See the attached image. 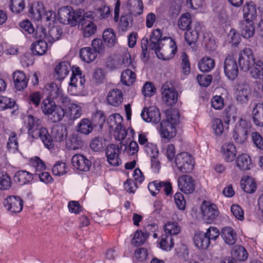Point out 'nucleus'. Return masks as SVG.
I'll return each mask as SVG.
<instances>
[{
	"instance_id": "nucleus-30",
	"label": "nucleus",
	"mask_w": 263,
	"mask_h": 263,
	"mask_svg": "<svg viewBox=\"0 0 263 263\" xmlns=\"http://www.w3.org/2000/svg\"><path fill=\"white\" fill-rule=\"evenodd\" d=\"M48 48V45L45 41L39 40L32 43L31 50L34 55H42L44 54Z\"/></svg>"
},
{
	"instance_id": "nucleus-54",
	"label": "nucleus",
	"mask_w": 263,
	"mask_h": 263,
	"mask_svg": "<svg viewBox=\"0 0 263 263\" xmlns=\"http://www.w3.org/2000/svg\"><path fill=\"white\" fill-rule=\"evenodd\" d=\"M122 65L125 67L131 66L133 68H135V64L131 59L129 53L126 51H125L122 54V62H118L115 64L116 68H121Z\"/></svg>"
},
{
	"instance_id": "nucleus-36",
	"label": "nucleus",
	"mask_w": 263,
	"mask_h": 263,
	"mask_svg": "<svg viewBox=\"0 0 263 263\" xmlns=\"http://www.w3.org/2000/svg\"><path fill=\"white\" fill-rule=\"evenodd\" d=\"M33 174L26 171H17L15 175V181L20 185H24L29 183L33 178Z\"/></svg>"
},
{
	"instance_id": "nucleus-18",
	"label": "nucleus",
	"mask_w": 263,
	"mask_h": 263,
	"mask_svg": "<svg viewBox=\"0 0 263 263\" xmlns=\"http://www.w3.org/2000/svg\"><path fill=\"white\" fill-rule=\"evenodd\" d=\"M251 93L249 86L245 83L238 85L236 92L235 98L236 100L241 103H246L249 100V96Z\"/></svg>"
},
{
	"instance_id": "nucleus-42",
	"label": "nucleus",
	"mask_w": 263,
	"mask_h": 263,
	"mask_svg": "<svg viewBox=\"0 0 263 263\" xmlns=\"http://www.w3.org/2000/svg\"><path fill=\"white\" fill-rule=\"evenodd\" d=\"M56 105L55 102L51 98H46L41 104V109L44 115L49 116L56 107Z\"/></svg>"
},
{
	"instance_id": "nucleus-51",
	"label": "nucleus",
	"mask_w": 263,
	"mask_h": 263,
	"mask_svg": "<svg viewBox=\"0 0 263 263\" xmlns=\"http://www.w3.org/2000/svg\"><path fill=\"white\" fill-rule=\"evenodd\" d=\"M182 0H176L172 2L168 11V15L171 18H176L180 13Z\"/></svg>"
},
{
	"instance_id": "nucleus-21",
	"label": "nucleus",
	"mask_w": 263,
	"mask_h": 263,
	"mask_svg": "<svg viewBox=\"0 0 263 263\" xmlns=\"http://www.w3.org/2000/svg\"><path fill=\"white\" fill-rule=\"evenodd\" d=\"M82 114L81 106L77 103H70L65 110V116L70 120H74L81 117Z\"/></svg>"
},
{
	"instance_id": "nucleus-39",
	"label": "nucleus",
	"mask_w": 263,
	"mask_h": 263,
	"mask_svg": "<svg viewBox=\"0 0 263 263\" xmlns=\"http://www.w3.org/2000/svg\"><path fill=\"white\" fill-rule=\"evenodd\" d=\"M136 75L135 73L129 69L123 71L121 76L122 83L126 86H130L135 81Z\"/></svg>"
},
{
	"instance_id": "nucleus-53",
	"label": "nucleus",
	"mask_w": 263,
	"mask_h": 263,
	"mask_svg": "<svg viewBox=\"0 0 263 263\" xmlns=\"http://www.w3.org/2000/svg\"><path fill=\"white\" fill-rule=\"evenodd\" d=\"M25 7L24 0H10L9 8L13 13H20L24 10Z\"/></svg>"
},
{
	"instance_id": "nucleus-22",
	"label": "nucleus",
	"mask_w": 263,
	"mask_h": 263,
	"mask_svg": "<svg viewBox=\"0 0 263 263\" xmlns=\"http://www.w3.org/2000/svg\"><path fill=\"white\" fill-rule=\"evenodd\" d=\"M14 86L18 91L23 90L27 86L28 80L23 71L17 70L13 73Z\"/></svg>"
},
{
	"instance_id": "nucleus-6",
	"label": "nucleus",
	"mask_w": 263,
	"mask_h": 263,
	"mask_svg": "<svg viewBox=\"0 0 263 263\" xmlns=\"http://www.w3.org/2000/svg\"><path fill=\"white\" fill-rule=\"evenodd\" d=\"M250 128V123L240 119L233 130L232 137L234 141L238 144H243L247 138Z\"/></svg>"
},
{
	"instance_id": "nucleus-19",
	"label": "nucleus",
	"mask_w": 263,
	"mask_h": 263,
	"mask_svg": "<svg viewBox=\"0 0 263 263\" xmlns=\"http://www.w3.org/2000/svg\"><path fill=\"white\" fill-rule=\"evenodd\" d=\"M106 100L110 105L116 107L119 106L123 102V95L121 90L114 88L108 92Z\"/></svg>"
},
{
	"instance_id": "nucleus-45",
	"label": "nucleus",
	"mask_w": 263,
	"mask_h": 263,
	"mask_svg": "<svg viewBox=\"0 0 263 263\" xmlns=\"http://www.w3.org/2000/svg\"><path fill=\"white\" fill-rule=\"evenodd\" d=\"M233 258L239 261H245L248 258V253L245 248L236 246L232 253Z\"/></svg>"
},
{
	"instance_id": "nucleus-15",
	"label": "nucleus",
	"mask_w": 263,
	"mask_h": 263,
	"mask_svg": "<svg viewBox=\"0 0 263 263\" xmlns=\"http://www.w3.org/2000/svg\"><path fill=\"white\" fill-rule=\"evenodd\" d=\"M119 149L114 144L108 145L106 149V156L108 162L112 166H119L121 163L119 158Z\"/></svg>"
},
{
	"instance_id": "nucleus-2",
	"label": "nucleus",
	"mask_w": 263,
	"mask_h": 263,
	"mask_svg": "<svg viewBox=\"0 0 263 263\" xmlns=\"http://www.w3.org/2000/svg\"><path fill=\"white\" fill-rule=\"evenodd\" d=\"M84 11L78 9L74 11L70 6L61 8L58 11V18L61 23L74 26L82 19Z\"/></svg>"
},
{
	"instance_id": "nucleus-58",
	"label": "nucleus",
	"mask_w": 263,
	"mask_h": 263,
	"mask_svg": "<svg viewBox=\"0 0 263 263\" xmlns=\"http://www.w3.org/2000/svg\"><path fill=\"white\" fill-rule=\"evenodd\" d=\"M159 245L160 248L163 250L166 251L171 250L174 246L172 236L167 235H162L159 242Z\"/></svg>"
},
{
	"instance_id": "nucleus-13",
	"label": "nucleus",
	"mask_w": 263,
	"mask_h": 263,
	"mask_svg": "<svg viewBox=\"0 0 263 263\" xmlns=\"http://www.w3.org/2000/svg\"><path fill=\"white\" fill-rule=\"evenodd\" d=\"M148 189L153 196H156L161 190L167 195H169L172 191L171 183L167 181H154L148 184Z\"/></svg>"
},
{
	"instance_id": "nucleus-20",
	"label": "nucleus",
	"mask_w": 263,
	"mask_h": 263,
	"mask_svg": "<svg viewBox=\"0 0 263 263\" xmlns=\"http://www.w3.org/2000/svg\"><path fill=\"white\" fill-rule=\"evenodd\" d=\"M222 154L224 159L228 162H232L236 155V149L233 143L228 142H226L221 148Z\"/></svg>"
},
{
	"instance_id": "nucleus-48",
	"label": "nucleus",
	"mask_w": 263,
	"mask_h": 263,
	"mask_svg": "<svg viewBox=\"0 0 263 263\" xmlns=\"http://www.w3.org/2000/svg\"><path fill=\"white\" fill-rule=\"evenodd\" d=\"M44 10L43 4L37 2L32 5L30 11L33 17L36 20H39L42 18Z\"/></svg>"
},
{
	"instance_id": "nucleus-47",
	"label": "nucleus",
	"mask_w": 263,
	"mask_h": 263,
	"mask_svg": "<svg viewBox=\"0 0 263 263\" xmlns=\"http://www.w3.org/2000/svg\"><path fill=\"white\" fill-rule=\"evenodd\" d=\"M51 133L54 140L59 142L64 140L67 135L66 129L59 126L54 127Z\"/></svg>"
},
{
	"instance_id": "nucleus-10",
	"label": "nucleus",
	"mask_w": 263,
	"mask_h": 263,
	"mask_svg": "<svg viewBox=\"0 0 263 263\" xmlns=\"http://www.w3.org/2000/svg\"><path fill=\"white\" fill-rule=\"evenodd\" d=\"M224 72L230 80H234L238 76V68L236 61L231 55H229L225 59Z\"/></svg>"
},
{
	"instance_id": "nucleus-44",
	"label": "nucleus",
	"mask_w": 263,
	"mask_h": 263,
	"mask_svg": "<svg viewBox=\"0 0 263 263\" xmlns=\"http://www.w3.org/2000/svg\"><path fill=\"white\" fill-rule=\"evenodd\" d=\"M164 231L169 236L176 235L180 232V227L176 222L168 221L163 227Z\"/></svg>"
},
{
	"instance_id": "nucleus-40",
	"label": "nucleus",
	"mask_w": 263,
	"mask_h": 263,
	"mask_svg": "<svg viewBox=\"0 0 263 263\" xmlns=\"http://www.w3.org/2000/svg\"><path fill=\"white\" fill-rule=\"evenodd\" d=\"M103 39L106 45L109 47L114 46L117 42L116 34L110 28L106 29L104 31Z\"/></svg>"
},
{
	"instance_id": "nucleus-4",
	"label": "nucleus",
	"mask_w": 263,
	"mask_h": 263,
	"mask_svg": "<svg viewBox=\"0 0 263 263\" xmlns=\"http://www.w3.org/2000/svg\"><path fill=\"white\" fill-rule=\"evenodd\" d=\"M123 118L119 114H115L109 116L107 123L110 129L114 130L115 136L117 140H123L126 136V131L123 128Z\"/></svg>"
},
{
	"instance_id": "nucleus-46",
	"label": "nucleus",
	"mask_w": 263,
	"mask_h": 263,
	"mask_svg": "<svg viewBox=\"0 0 263 263\" xmlns=\"http://www.w3.org/2000/svg\"><path fill=\"white\" fill-rule=\"evenodd\" d=\"M191 15L188 13L182 14L178 23L179 28L182 30H189L191 28Z\"/></svg>"
},
{
	"instance_id": "nucleus-26",
	"label": "nucleus",
	"mask_w": 263,
	"mask_h": 263,
	"mask_svg": "<svg viewBox=\"0 0 263 263\" xmlns=\"http://www.w3.org/2000/svg\"><path fill=\"white\" fill-rule=\"evenodd\" d=\"M128 13L134 16L141 14L143 11V5L142 0H128L127 3Z\"/></svg>"
},
{
	"instance_id": "nucleus-7",
	"label": "nucleus",
	"mask_w": 263,
	"mask_h": 263,
	"mask_svg": "<svg viewBox=\"0 0 263 263\" xmlns=\"http://www.w3.org/2000/svg\"><path fill=\"white\" fill-rule=\"evenodd\" d=\"M92 13L91 12L83 13L82 19L78 21L79 27L82 31L83 36L88 37L94 34L97 31V26L92 21Z\"/></svg>"
},
{
	"instance_id": "nucleus-64",
	"label": "nucleus",
	"mask_w": 263,
	"mask_h": 263,
	"mask_svg": "<svg viewBox=\"0 0 263 263\" xmlns=\"http://www.w3.org/2000/svg\"><path fill=\"white\" fill-rule=\"evenodd\" d=\"M226 116L224 119L225 124L229 125L231 119L235 121L236 108L233 106H230L226 109Z\"/></svg>"
},
{
	"instance_id": "nucleus-27",
	"label": "nucleus",
	"mask_w": 263,
	"mask_h": 263,
	"mask_svg": "<svg viewBox=\"0 0 263 263\" xmlns=\"http://www.w3.org/2000/svg\"><path fill=\"white\" fill-rule=\"evenodd\" d=\"M221 237L224 242L229 245L235 243L237 240V234L234 230L229 227H224L221 230Z\"/></svg>"
},
{
	"instance_id": "nucleus-43",
	"label": "nucleus",
	"mask_w": 263,
	"mask_h": 263,
	"mask_svg": "<svg viewBox=\"0 0 263 263\" xmlns=\"http://www.w3.org/2000/svg\"><path fill=\"white\" fill-rule=\"evenodd\" d=\"M253 65V68L250 71L252 77L254 79L263 81V62L257 61Z\"/></svg>"
},
{
	"instance_id": "nucleus-34",
	"label": "nucleus",
	"mask_w": 263,
	"mask_h": 263,
	"mask_svg": "<svg viewBox=\"0 0 263 263\" xmlns=\"http://www.w3.org/2000/svg\"><path fill=\"white\" fill-rule=\"evenodd\" d=\"M80 56L83 61L89 63L95 60L97 53L90 47H84L80 50Z\"/></svg>"
},
{
	"instance_id": "nucleus-9",
	"label": "nucleus",
	"mask_w": 263,
	"mask_h": 263,
	"mask_svg": "<svg viewBox=\"0 0 263 263\" xmlns=\"http://www.w3.org/2000/svg\"><path fill=\"white\" fill-rule=\"evenodd\" d=\"M200 209L203 218L207 223L212 222L218 215V209L214 204L204 201Z\"/></svg>"
},
{
	"instance_id": "nucleus-55",
	"label": "nucleus",
	"mask_w": 263,
	"mask_h": 263,
	"mask_svg": "<svg viewBox=\"0 0 263 263\" xmlns=\"http://www.w3.org/2000/svg\"><path fill=\"white\" fill-rule=\"evenodd\" d=\"M50 115L51 116L50 119L53 122H58L61 121L65 116V110L61 106L57 105Z\"/></svg>"
},
{
	"instance_id": "nucleus-62",
	"label": "nucleus",
	"mask_w": 263,
	"mask_h": 263,
	"mask_svg": "<svg viewBox=\"0 0 263 263\" xmlns=\"http://www.w3.org/2000/svg\"><path fill=\"white\" fill-rule=\"evenodd\" d=\"M121 149L124 147V150L126 151L129 155H134L138 152L139 146L135 141H131L128 146L122 144V142H121Z\"/></svg>"
},
{
	"instance_id": "nucleus-17",
	"label": "nucleus",
	"mask_w": 263,
	"mask_h": 263,
	"mask_svg": "<svg viewBox=\"0 0 263 263\" xmlns=\"http://www.w3.org/2000/svg\"><path fill=\"white\" fill-rule=\"evenodd\" d=\"M141 116L146 122L158 123L160 120V114L159 110L154 107L144 108L141 113Z\"/></svg>"
},
{
	"instance_id": "nucleus-16",
	"label": "nucleus",
	"mask_w": 263,
	"mask_h": 263,
	"mask_svg": "<svg viewBox=\"0 0 263 263\" xmlns=\"http://www.w3.org/2000/svg\"><path fill=\"white\" fill-rule=\"evenodd\" d=\"M73 166L80 171L87 172L91 166V162L84 155L81 154L74 155L71 159Z\"/></svg>"
},
{
	"instance_id": "nucleus-28",
	"label": "nucleus",
	"mask_w": 263,
	"mask_h": 263,
	"mask_svg": "<svg viewBox=\"0 0 263 263\" xmlns=\"http://www.w3.org/2000/svg\"><path fill=\"white\" fill-rule=\"evenodd\" d=\"M236 163L237 166L242 171L250 170L253 166L250 156L246 154L239 155L237 157Z\"/></svg>"
},
{
	"instance_id": "nucleus-14",
	"label": "nucleus",
	"mask_w": 263,
	"mask_h": 263,
	"mask_svg": "<svg viewBox=\"0 0 263 263\" xmlns=\"http://www.w3.org/2000/svg\"><path fill=\"white\" fill-rule=\"evenodd\" d=\"M179 189L185 194L193 193L195 189L194 180L189 175H182L178 179Z\"/></svg>"
},
{
	"instance_id": "nucleus-29",
	"label": "nucleus",
	"mask_w": 263,
	"mask_h": 263,
	"mask_svg": "<svg viewBox=\"0 0 263 263\" xmlns=\"http://www.w3.org/2000/svg\"><path fill=\"white\" fill-rule=\"evenodd\" d=\"M194 241L195 245L199 249H206L210 245L209 238L203 232H200L195 235Z\"/></svg>"
},
{
	"instance_id": "nucleus-1",
	"label": "nucleus",
	"mask_w": 263,
	"mask_h": 263,
	"mask_svg": "<svg viewBox=\"0 0 263 263\" xmlns=\"http://www.w3.org/2000/svg\"><path fill=\"white\" fill-rule=\"evenodd\" d=\"M41 121L32 115L27 117V124L28 133L32 138H40L45 146L48 149L53 147V140L47 129L41 127Z\"/></svg>"
},
{
	"instance_id": "nucleus-38",
	"label": "nucleus",
	"mask_w": 263,
	"mask_h": 263,
	"mask_svg": "<svg viewBox=\"0 0 263 263\" xmlns=\"http://www.w3.org/2000/svg\"><path fill=\"white\" fill-rule=\"evenodd\" d=\"M62 33V31L61 28L58 27H53L49 30L48 34L43 32L44 36L43 38L50 43H53L60 39ZM41 37H42V36L41 35Z\"/></svg>"
},
{
	"instance_id": "nucleus-8",
	"label": "nucleus",
	"mask_w": 263,
	"mask_h": 263,
	"mask_svg": "<svg viewBox=\"0 0 263 263\" xmlns=\"http://www.w3.org/2000/svg\"><path fill=\"white\" fill-rule=\"evenodd\" d=\"M238 62L241 69L244 71L248 70L255 62L252 51L247 48L240 51Z\"/></svg>"
},
{
	"instance_id": "nucleus-25",
	"label": "nucleus",
	"mask_w": 263,
	"mask_h": 263,
	"mask_svg": "<svg viewBox=\"0 0 263 263\" xmlns=\"http://www.w3.org/2000/svg\"><path fill=\"white\" fill-rule=\"evenodd\" d=\"M70 68V63L67 61L59 63L54 69L57 79L59 80H63L68 74Z\"/></svg>"
},
{
	"instance_id": "nucleus-32",
	"label": "nucleus",
	"mask_w": 263,
	"mask_h": 263,
	"mask_svg": "<svg viewBox=\"0 0 263 263\" xmlns=\"http://www.w3.org/2000/svg\"><path fill=\"white\" fill-rule=\"evenodd\" d=\"M253 120L256 125L263 126V104H256L252 110Z\"/></svg>"
},
{
	"instance_id": "nucleus-11",
	"label": "nucleus",
	"mask_w": 263,
	"mask_h": 263,
	"mask_svg": "<svg viewBox=\"0 0 263 263\" xmlns=\"http://www.w3.org/2000/svg\"><path fill=\"white\" fill-rule=\"evenodd\" d=\"M161 92L162 100L167 106H173L176 104L178 93L175 88L165 84L162 86Z\"/></svg>"
},
{
	"instance_id": "nucleus-37",
	"label": "nucleus",
	"mask_w": 263,
	"mask_h": 263,
	"mask_svg": "<svg viewBox=\"0 0 263 263\" xmlns=\"http://www.w3.org/2000/svg\"><path fill=\"white\" fill-rule=\"evenodd\" d=\"M200 31L201 26L198 24L195 26L194 29L191 31L187 30V31L185 32L184 34L185 40L189 45L195 43L197 41Z\"/></svg>"
},
{
	"instance_id": "nucleus-59",
	"label": "nucleus",
	"mask_w": 263,
	"mask_h": 263,
	"mask_svg": "<svg viewBox=\"0 0 263 263\" xmlns=\"http://www.w3.org/2000/svg\"><path fill=\"white\" fill-rule=\"evenodd\" d=\"M15 102L10 98L0 96V110H4L14 107Z\"/></svg>"
},
{
	"instance_id": "nucleus-60",
	"label": "nucleus",
	"mask_w": 263,
	"mask_h": 263,
	"mask_svg": "<svg viewBox=\"0 0 263 263\" xmlns=\"http://www.w3.org/2000/svg\"><path fill=\"white\" fill-rule=\"evenodd\" d=\"M148 235L143 233L141 231H137L135 233L134 238L132 239V243L136 246L143 245L146 241Z\"/></svg>"
},
{
	"instance_id": "nucleus-50",
	"label": "nucleus",
	"mask_w": 263,
	"mask_h": 263,
	"mask_svg": "<svg viewBox=\"0 0 263 263\" xmlns=\"http://www.w3.org/2000/svg\"><path fill=\"white\" fill-rule=\"evenodd\" d=\"M12 185V180L10 176L5 172H0V190H9Z\"/></svg>"
},
{
	"instance_id": "nucleus-63",
	"label": "nucleus",
	"mask_w": 263,
	"mask_h": 263,
	"mask_svg": "<svg viewBox=\"0 0 263 263\" xmlns=\"http://www.w3.org/2000/svg\"><path fill=\"white\" fill-rule=\"evenodd\" d=\"M212 127L215 134L217 136L221 135L223 132V123L220 119L214 118L213 120Z\"/></svg>"
},
{
	"instance_id": "nucleus-23",
	"label": "nucleus",
	"mask_w": 263,
	"mask_h": 263,
	"mask_svg": "<svg viewBox=\"0 0 263 263\" xmlns=\"http://www.w3.org/2000/svg\"><path fill=\"white\" fill-rule=\"evenodd\" d=\"M239 29L240 34L244 38H250L255 33L253 22L245 20L240 22Z\"/></svg>"
},
{
	"instance_id": "nucleus-3",
	"label": "nucleus",
	"mask_w": 263,
	"mask_h": 263,
	"mask_svg": "<svg viewBox=\"0 0 263 263\" xmlns=\"http://www.w3.org/2000/svg\"><path fill=\"white\" fill-rule=\"evenodd\" d=\"M157 57L163 60L172 59L177 51L175 42L169 37H164L163 43L153 49Z\"/></svg>"
},
{
	"instance_id": "nucleus-49",
	"label": "nucleus",
	"mask_w": 263,
	"mask_h": 263,
	"mask_svg": "<svg viewBox=\"0 0 263 263\" xmlns=\"http://www.w3.org/2000/svg\"><path fill=\"white\" fill-rule=\"evenodd\" d=\"M48 95L52 99H57L62 97V90L54 83L48 84L46 86Z\"/></svg>"
},
{
	"instance_id": "nucleus-33",
	"label": "nucleus",
	"mask_w": 263,
	"mask_h": 263,
	"mask_svg": "<svg viewBox=\"0 0 263 263\" xmlns=\"http://www.w3.org/2000/svg\"><path fill=\"white\" fill-rule=\"evenodd\" d=\"M161 36L162 32L160 29H157L152 32L150 37L149 49L153 50L163 43L164 37L162 38Z\"/></svg>"
},
{
	"instance_id": "nucleus-52",
	"label": "nucleus",
	"mask_w": 263,
	"mask_h": 263,
	"mask_svg": "<svg viewBox=\"0 0 263 263\" xmlns=\"http://www.w3.org/2000/svg\"><path fill=\"white\" fill-rule=\"evenodd\" d=\"M240 185L244 191L247 193H254L256 189L255 182L251 178H248L247 180L241 179Z\"/></svg>"
},
{
	"instance_id": "nucleus-35",
	"label": "nucleus",
	"mask_w": 263,
	"mask_h": 263,
	"mask_svg": "<svg viewBox=\"0 0 263 263\" xmlns=\"http://www.w3.org/2000/svg\"><path fill=\"white\" fill-rule=\"evenodd\" d=\"M93 127L94 125L90 120L87 118H84L78 123L77 131L87 135L92 132Z\"/></svg>"
},
{
	"instance_id": "nucleus-56",
	"label": "nucleus",
	"mask_w": 263,
	"mask_h": 263,
	"mask_svg": "<svg viewBox=\"0 0 263 263\" xmlns=\"http://www.w3.org/2000/svg\"><path fill=\"white\" fill-rule=\"evenodd\" d=\"M79 82V77L77 76H71L69 86L68 88V91L73 95L84 96L85 93L77 91L78 83Z\"/></svg>"
},
{
	"instance_id": "nucleus-24",
	"label": "nucleus",
	"mask_w": 263,
	"mask_h": 263,
	"mask_svg": "<svg viewBox=\"0 0 263 263\" xmlns=\"http://www.w3.org/2000/svg\"><path fill=\"white\" fill-rule=\"evenodd\" d=\"M244 20L253 22L257 17V10L253 2L247 3L243 7Z\"/></svg>"
},
{
	"instance_id": "nucleus-61",
	"label": "nucleus",
	"mask_w": 263,
	"mask_h": 263,
	"mask_svg": "<svg viewBox=\"0 0 263 263\" xmlns=\"http://www.w3.org/2000/svg\"><path fill=\"white\" fill-rule=\"evenodd\" d=\"M105 76L106 73L103 69L97 68L93 73L92 79L96 84L100 85L104 82Z\"/></svg>"
},
{
	"instance_id": "nucleus-57",
	"label": "nucleus",
	"mask_w": 263,
	"mask_h": 263,
	"mask_svg": "<svg viewBox=\"0 0 263 263\" xmlns=\"http://www.w3.org/2000/svg\"><path fill=\"white\" fill-rule=\"evenodd\" d=\"M132 21V16L130 13H127L123 14L120 19L119 29L123 31L127 30L130 27Z\"/></svg>"
},
{
	"instance_id": "nucleus-12",
	"label": "nucleus",
	"mask_w": 263,
	"mask_h": 263,
	"mask_svg": "<svg viewBox=\"0 0 263 263\" xmlns=\"http://www.w3.org/2000/svg\"><path fill=\"white\" fill-rule=\"evenodd\" d=\"M23 200L18 196H10L4 201L5 209L12 213H19L23 209Z\"/></svg>"
},
{
	"instance_id": "nucleus-5",
	"label": "nucleus",
	"mask_w": 263,
	"mask_h": 263,
	"mask_svg": "<svg viewBox=\"0 0 263 263\" xmlns=\"http://www.w3.org/2000/svg\"><path fill=\"white\" fill-rule=\"evenodd\" d=\"M178 172L188 173L194 167V160L192 156L187 153L183 152L178 154L175 160Z\"/></svg>"
},
{
	"instance_id": "nucleus-41",
	"label": "nucleus",
	"mask_w": 263,
	"mask_h": 263,
	"mask_svg": "<svg viewBox=\"0 0 263 263\" xmlns=\"http://www.w3.org/2000/svg\"><path fill=\"white\" fill-rule=\"evenodd\" d=\"M215 66V62L213 59L205 57L198 63V67L202 72L210 71Z\"/></svg>"
},
{
	"instance_id": "nucleus-31",
	"label": "nucleus",
	"mask_w": 263,
	"mask_h": 263,
	"mask_svg": "<svg viewBox=\"0 0 263 263\" xmlns=\"http://www.w3.org/2000/svg\"><path fill=\"white\" fill-rule=\"evenodd\" d=\"M83 145L81 138L76 134L70 135L66 141V147L68 149L76 150L81 147Z\"/></svg>"
}]
</instances>
